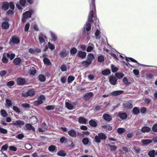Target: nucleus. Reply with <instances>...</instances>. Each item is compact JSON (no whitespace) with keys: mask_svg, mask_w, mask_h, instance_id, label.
Returning a JSON list of instances; mask_svg holds the SVG:
<instances>
[{"mask_svg":"<svg viewBox=\"0 0 157 157\" xmlns=\"http://www.w3.org/2000/svg\"><path fill=\"white\" fill-rule=\"evenodd\" d=\"M90 11L89 13L87 21L86 23V31L89 32L91 29V24L94 21H97V17L96 14V7L90 8Z\"/></svg>","mask_w":157,"mask_h":157,"instance_id":"1","label":"nucleus"},{"mask_svg":"<svg viewBox=\"0 0 157 157\" xmlns=\"http://www.w3.org/2000/svg\"><path fill=\"white\" fill-rule=\"evenodd\" d=\"M106 137L107 136L105 134L100 132L95 136L94 141L96 143H99L101 142V140H105Z\"/></svg>","mask_w":157,"mask_h":157,"instance_id":"2","label":"nucleus"},{"mask_svg":"<svg viewBox=\"0 0 157 157\" xmlns=\"http://www.w3.org/2000/svg\"><path fill=\"white\" fill-rule=\"evenodd\" d=\"M20 42V38L16 35H13L10 39L9 44L11 45L18 44Z\"/></svg>","mask_w":157,"mask_h":157,"instance_id":"3","label":"nucleus"},{"mask_svg":"<svg viewBox=\"0 0 157 157\" xmlns=\"http://www.w3.org/2000/svg\"><path fill=\"white\" fill-rule=\"evenodd\" d=\"M3 20L5 21L3 22L2 23L1 25L2 28L3 29H7L9 28L10 26L8 23V22L10 21V20L7 17L4 18Z\"/></svg>","mask_w":157,"mask_h":157,"instance_id":"4","label":"nucleus"},{"mask_svg":"<svg viewBox=\"0 0 157 157\" xmlns=\"http://www.w3.org/2000/svg\"><path fill=\"white\" fill-rule=\"evenodd\" d=\"M45 96L42 95L40 96L38 98L37 101H35L34 102V105L35 106H38L39 105L43 103V100H45Z\"/></svg>","mask_w":157,"mask_h":157,"instance_id":"5","label":"nucleus"},{"mask_svg":"<svg viewBox=\"0 0 157 157\" xmlns=\"http://www.w3.org/2000/svg\"><path fill=\"white\" fill-rule=\"evenodd\" d=\"M132 103L133 100H132L127 101L123 103V107L129 109H132L133 107Z\"/></svg>","mask_w":157,"mask_h":157,"instance_id":"6","label":"nucleus"},{"mask_svg":"<svg viewBox=\"0 0 157 157\" xmlns=\"http://www.w3.org/2000/svg\"><path fill=\"white\" fill-rule=\"evenodd\" d=\"M65 106L69 110H72L75 108L74 107L72 103H71V101L68 99H66L65 101Z\"/></svg>","mask_w":157,"mask_h":157,"instance_id":"7","label":"nucleus"},{"mask_svg":"<svg viewBox=\"0 0 157 157\" xmlns=\"http://www.w3.org/2000/svg\"><path fill=\"white\" fill-rule=\"evenodd\" d=\"M117 78L113 76H110L109 78V83L113 85H115L117 84Z\"/></svg>","mask_w":157,"mask_h":157,"instance_id":"8","label":"nucleus"},{"mask_svg":"<svg viewBox=\"0 0 157 157\" xmlns=\"http://www.w3.org/2000/svg\"><path fill=\"white\" fill-rule=\"evenodd\" d=\"M35 94V91L32 90H29L28 92L23 93L22 95L24 97L32 96Z\"/></svg>","mask_w":157,"mask_h":157,"instance_id":"9","label":"nucleus"},{"mask_svg":"<svg viewBox=\"0 0 157 157\" xmlns=\"http://www.w3.org/2000/svg\"><path fill=\"white\" fill-rule=\"evenodd\" d=\"M103 118L106 121L109 122L112 119V117L108 114L104 113L103 114Z\"/></svg>","mask_w":157,"mask_h":157,"instance_id":"10","label":"nucleus"},{"mask_svg":"<svg viewBox=\"0 0 157 157\" xmlns=\"http://www.w3.org/2000/svg\"><path fill=\"white\" fill-rule=\"evenodd\" d=\"M17 81V84L20 85H23L26 82L25 78L21 77L18 78Z\"/></svg>","mask_w":157,"mask_h":157,"instance_id":"11","label":"nucleus"},{"mask_svg":"<svg viewBox=\"0 0 157 157\" xmlns=\"http://www.w3.org/2000/svg\"><path fill=\"white\" fill-rule=\"evenodd\" d=\"M86 55V53L85 52H82L81 51H79L77 54V56L82 59L85 58Z\"/></svg>","mask_w":157,"mask_h":157,"instance_id":"12","label":"nucleus"},{"mask_svg":"<svg viewBox=\"0 0 157 157\" xmlns=\"http://www.w3.org/2000/svg\"><path fill=\"white\" fill-rule=\"evenodd\" d=\"M32 13V11H26L23 14V18L24 19H26L28 17H31Z\"/></svg>","mask_w":157,"mask_h":157,"instance_id":"13","label":"nucleus"},{"mask_svg":"<svg viewBox=\"0 0 157 157\" xmlns=\"http://www.w3.org/2000/svg\"><path fill=\"white\" fill-rule=\"evenodd\" d=\"M94 95V94L92 92L87 93L84 96L83 98L86 101H88Z\"/></svg>","mask_w":157,"mask_h":157,"instance_id":"14","label":"nucleus"},{"mask_svg":"<svg viewBox=\"0 0 157 157\" xmlns=\"http://www.w3.org/2000/svg\"><path fill=\"white\" fill-rule=\"evenodd\" d=\"M118 116L121 119L124 120L127 118V114L125 112H119L118 113Z\"/></svg>","mask_w":157,"mask_h":157,"instance_id":"15","label":"nucleus"},{"mask_svg":"<svg viewBox=\"0 0 157 157\" xmlns=\"http://www.w3.org/2000/svg\"><path fill=\"white\" fill-rule=\"evenodd\" d=\"M6 55L8 58L10 59L11 60H13L15 57V54L12 51H9L7 53Z\"/></svg>","mask_w":157,"mask_h":157,"instance_id":"16","label":"nucleus"},{"mask_svg":"<svg viewBox=\"0 0 157 157\" xmlns=\"http://www.w3.org/2000/svg\"><path fill=\"white\" fill-rule=\"evenodd\" d=\"M44 38L46 39L47 38V37L46 36H44L42 33H40L39 34V42L40 44H42L45 42V40Z\"/></svg>","mask_w":157,"mask_h":157,"instance_id":"17","label":"nucleus"},{"mask_svg":"<svg viewBox=\"0 0 157 157\" xmlns=\"http://www.w3.org/2000/svg\"><path fill=\"white\" fill-rule=\"evenodd\" d=\"M68 53V52H67L65 48L62 49L59 53V55L62 58L65 57Z\"/></svg>","mask_w":157,"mask_h":157,"instance_id":"18","label":"nucleus"},{"mask_svg":"<svg viewBox=\"0 0 157 157\" xmlns=\"http://www.w3.org/2000/svg\"><path fill=\"white\" fill-rule=\"evenodd\" d=\"M24 124L25 123L24 122L20 120H17L16 121H13V123H12V125L16 126L17 125H20V126L24 125Z\"/></svg>","mask_w":157,"mask_h":157,"instance_id":"19","label":"nucleus"},{"mask_svg":"<svg viewBox=\"0 0 157 157\" xmlns=\"http://www.w3.org/2000/svg\"><path fill=\"white\" fill-rule=\"evenodd\" d=\"M68 133L69 136L72 137H76L77 135L75 131L73 129H71L68 132Z\"/></svg>","mask_w":157,"mask_h":157,"instance_id":"20","label":"nucleus"},{"mask_svg":"<svg viewBox=\"0 0 157 157\" xmlns=\"http://www.w3.org/2000/svg\"><path fill=\"white\" fill-rule=\"evenodd\" d=\"M92 63L86 59L85 60L83 61L82 63V64L83 67H88L89 65H90Z\"/></svg>","mask_w":157,"mask_h":157,"instance_id":"21","label":"nucleus"},{"mask_svg":"<svg viewBox=\"0 0 157 157\" xmlns=\"http://www.w3.org/2000/svg\"><path fill=\"white\" fill-rule=\"evenodd\" d=\"M101 127L105 129L107 131H111L112 129V126L109 124L103 125Z\"/></svg>","mask_w":157,"mask_h":157,"instance_id":"22","label":"nucleus"},{"mask_svg":"<svg viewBox=\"0 0 157 157\" xmlns=\"http://www.w3.org/2000/svg\"><path fill=\"white\" fill-rule=\"evenodd\" d=\"M95 57L93 54L90 53L87 56V60L92 63V61L94 59Z\"/></svg>","mask_w":157,"mask_h":157,"instance_id":"23","label":"nucleus"},{"mask_svg":"<svg viewBox=\"0 0 157 157\" xmlns=\"http://www.w3.org/2000/svg\"><path fill=\"white\" fill-rule=\"evenodd\" d=\"M123 91L122 90L115 91L111 92L110 93V95L117 96L123 93Z\"/></svg>","mask_w":157,"mask_h":157,"instance_id":"24","label":"nucleus"},{"mask_svg":"<svg viewBox=\"0 0 157 157\" xmlns=\"http://www.w3.org/2000/svg\"><path fill=\"white\" fill-rule=\"evenodd\" d=\"M9 5L7 2H5L3 3L2 6V8L5 11L7 10L9 8Z\"/></svg>","mask_w":157,"mask_h":157,"instance_id":"25","label":"nucleus"},{"mask_svg":"<svg viewBox=\"0 0 157 157\" xmlns=\"http://www.w3.org/2000/svg\"><path fill=\"white\" fill-rule=\"evenodd\" d=\"M78 121L80 123L86 124L87 122V120L82 117H80L78 118Z\"/></svg>","mask_w":157,"mask_h":157,"instance_id":"26","label":"nucleus"},{"mask_svg":"<svg viewBox=\"0 0 157 157\" xmlns=\"http://www.w3.org/2000/svg\"><path fill=\"white\" fill-rule=\"evenodd\" d=\"M151 130V128L147 126H144L141 129V131L143 133L148 132Z\"/></svg>","mask_w":157,"mask_h":157,"instance_id":"27","label":"nucleus"},{"mask_svg":"<svg viewBox=\"0 0 157 157\" xmlns=\"http://www.w3.org/2000/svg\"><path fill=\"white\" fill-rule=\"evenodd\" d=\"M25 126L27 130H32L33 131L35 130V128L30 124L29 123L26 124L25 125Z\"/></svg>","mask_w":157,"mask_h":157,"instance_id":"28","label":"nucleus"},{"mask_svg":"<svg viewBox=\"0 0 157 157\" xmlns=\"http://www.w3.org/2000/svg\"><path fill=\"white\" fill-rule=\"evenodd\" d=\"M21 59L20 58H16L14 59L13 63L15 65H18L21 63Z\"/></svg>","mask_w":157,"mask_h":157,"instance_id":"29","label":"nucleus"},{"mask_svg":"<svg viewBox=\"0 0 157 157\" xmlns=\"http://www.w3.org/2000/svg\"><path fill=\"white\" fill-rule=\"evenodd\" d=\"M6 53H4L3 54L2 57V62L4 63H7L8 61L9 60L8 59L6 58Z\"/></svg>","mask_w":157,"mask_h":157,"instance_id":"30","label":"nucleus"},{"mask_svg":"<svg viewBox=\"0 0 157 157\" xmlns=\"http://www.w3.org/2000/svg\"><path fill=\"white\" fill-rule=\"evenodd\" d=\"M66 153L63 150L59 151L57 153V155L59 156L64 157L66 155Z\"/></svg>","mask_w":157,"mask_h":157,"instance_id":"31","label":"nucleus"},{"mask_svg":"<svg viewBox=\"0 0 157 157\" xmlns=\"http://www.w3.org/2000/svg\"><path fill=\"white\" fill-rule=\"evenodd\" d=\"M89 124L90 126L94 127H95L97 125V122L93 120H90L89 121Z\"/></svg>","mask_w":157,"mask_h":157,"instance_id":"32","label":"nucleus"},{"mask_svg":"<svg viewBox=\"0 0 157 157\" xmlns=\"http://www.w3.org/2000/svg\"><path fill=\"white\" fill-rule=\"evenodd\" d=\"M56 149V146L54 145H51L48 147L49 151L52 152H56V151H55Z\"/></svg>","mask_w":157,"mask_h":157,"instance_id":"33","label":"nucleus"},{"mask_svg":"<svg viewBox=\"0 0 157 157\" xmlns=\"http://www.w3.org/2000/svg\"><path fill=\"white\" fill-rule=\"evenodd\" d=\"M132 112L134 114L137 115L140 113V111L138 108L135 107L133 108Z\"/></svg>","mask_w":157,"mask_h":157,"instance_id":"34","label":"nucleus"},{"mask_svg":"<svg viewBox=\"0 0 157 157\" xmlns=\"http://www.w3.org/2000/svg\"><path fill=\"white\" fill-rule=\"evenodd\" d=\"M110 73V71L109 69L104 70L101 72L102 74L104 75H109Z\"/></svg>","mask_w":157,"mask_h":157,"instance_id":"35","label":"nucleus"},{"mask_svg":"<svg viewBox=\"0 0 157 157\" xmlns=\"http://www.w3.org/2000/svg\"><path fill=\"white\" fill-rule=\"evenodd\" d=\"M115 76L117 78H118L120 79L121 78H122L124 76V75L123 73L121 72H117L115 74Z\"/></svg>","mask_w":157,"mask_h":157,"instance_id":"36","label":"nucleus"},{"mask_svg":"<svg viewBox=\"0 0 157 157\" xmlns=\"http://www.w3.org/2000/svg\"><path fill=\"white\" fill-rule=\"evenodd\" d=\"M43 62L44 64L47 65H50L51 64L50 60L47 58H44V59Z\"/></svg>","mask_w":157,"mask_h":157,"instance_id":"37","label":"nucleus"},{"mask_svg":"<svg viewBox=\"0 0 157 157\" xmlns=\"http://www.w3.org/2000/svg\"><path fill=\"white\" fill-rule=\"evenodd\" d=\"M142 142L143 144L147 145L151 143L152 142V140L149 139L142 140Z\"/></svg>","mask_w":157,"mask_h":157,"instance_id":"38","label":"nucleus"},{"mask_svg":"<svg viewBox=\"0 0 157 157\" xmlns=\"http://www.w3.org/2000/svg\"><path fill=\"white\" fill-rule=\"evenodd\" d=\"M150 157H155V151L154 150L149 151L148 154Z\"/></svg>","mask_w":157,"mask_h":157,"instance_id":"39","label":"nucleus"},{"mask_svg":"<svg viewBox=\"0 0 157 157\" xmlns=\"http://www.w3.org/2000/svg\"><path fill=\"white\" fill-rule=\"evenodd\" d=\"M38 79L40 82H44L45 81V76L42 75H40L38 76Z\"/></svg>","mask_w":157,"mask_h":157,"instance_id":"40","label":"nucleus"},{"mask_svg":"<svg viewBox=\"0 0 157 157\" xmlns=\"http://www.w3.org/2000/svg\"><path fill=\"white\" fill-rule=\"evenodd\" d=\"M0 113L2 116L3 117H6L8 116V114L6 112L4 109L1 110Z\"/></svg>","mask_w":157,"mask_h":157,"instance_id":"41","label":"nucleus"},{"mask_svg":"<svg viewBox=\"0 0 157 157\" xmlns=\"http://www.w3.org/2000/svg\"><path fill=\"white\" fill-rule=\"evenodd\" d=\"M110 147V150L111 151H115L117 150V147L115 145H112L110 144L107 145Z\"/></svg>","mask_w":157,"mask_h":157,"instance_id":"42","label":"nucleus"},{"mask_svg":"<svg viewBox=\"0 0 157 157\" xmlns=\"http://www.w3.org/2000/svg\"><path fill=\"white\" fill-rule=\"evenodd\" d=\"M6 106L7 107H9L12 105V103L10 100L6 98Z\"/></svg>","mask_w":157,"mask_h":157,"instance_id":"43","label":"nucleus"},{"mask_svg":"<svg viewBox=\"0 0 157 157\" xmlns=\"http://www.w3.org/2000/svg\"><path fill=\"white\" fill-rule=\"evenodd\" d=\"M75 78L74 77L70 75L67 78V82L68 83H70L71 82L75 79Z\"/></svg>","mask_w":157,"mask_h":157,"instance_id":"44","label":"nucleus"},{"mask_svg":"<svg viewBox=\"0 0 157 157\" xmlns=\"http://www.w3.org/2000/svg\"><path fill=\"white\" fill-rule=\"evenodd\" d=\"M111 71L113 72H115L118 70V68L115 66L113 64L111 65Z\"/></svg>","mask_w":157,"mask_h":157,"instance_id":"45","label":"nucleus"},{"mask_svg":"<svg viewBox=\"0 0 157 157\" xmlns=\"http://www.w3.org/2000/svg\"><path fill=\"white\" fill-rule=\"evenodd\" d=\"M123 82L124 83L126 86L128 85L131 84L130 82H128L127 78L125 77L123 78Z\"/></svg>","mask_w":157,"mask_h":157,"instance_id":"46","label":"nucleus"},{"mask_svg":"<svg viewBox=\"0 0 157 157\" xmlns=\"http://www.w3.org/2000/svg\"><path fill=\"white\" fill-rule=\"evenodd\" d=\"M7 132V130L6 129L1 127V125H0V134L2 133L3 134H6Z\"/></svg>","mask_w":157,"mask_h":157,"instance_id":"47","label":"nucleus"},{"mask_svg":"<svg viewBox=\"0 0 157 157\" xmlns=\"http://www.w3.org/2000/svg\"><path fill=\"white\" fill-rule=\"evenodd\" d=\"M101 34V32L98 29H97L95 33V36L96 38V39H99L100 37L99 36Z\"/></svg>","mask_w":157,"mask_h":157,"instance_id":"48","label":"nucleus"},{"mask_svg":"<svg viewBox=\"0 0 157 157\" xmlns=\"http://www.w3.org/2000/svg\"><path fill=\"white\" fill-rule=\"evenodd\" d=\"M89 141V139L87 137L83 138L82 140V142L83 144L85 145L87 144H88Z\"/></svg>","mask_w":157,"mask_h":157,"instance_id":"49","label":"nucleus"},{"mask_svg":"<svg viewBox=\"0 0 157 157\" xmlns=\"http://www.w3.org/2000/svg\"><path fill=\"white\" fill-rule=\"evenodd\" d=\"M55 108V106L53 105H48V106H47L45 107V109H46L48 110H52L54 109Z\"/></svg>","mask_w":157,"mask_h":157,"instance_id":"50","label":"nucleus"},{"mask_svg":"<svg viewBox=\"0 0 157 157\" xmlns=\"http://www.w3.org/2000/svg\"><path fill=\"white\" fill-rule=\"evenodd\" d=\"M48 47L49 49L51 50H54L55 48V47L54 45H53L52 43L50 42L48 43Z\"/></svg>","mask_w":157,"mask_h":157,"instance_id":"51","label":"nucleus"},{"mask_svg":"<svg viewBox=\"0 0 157 157\" xmlns=\"http://www.w3.org/2000/svg\"><path fill=\"white\" fill-rule=\"evenodd\" d=\"M91 45L92 46H88L86 49V51L87 52H91L94 48V45L93 44H92Z\"/></svg>","mask_w":157,"mask_h":157,"instance_id":"52","label":"nucleus"},{"mask_svg":"<svg viewBox=\"0 0 157 157\" xmlns=\"http://www.w3.org/2000/svg\"><path fill=\"white\" fill-rule=\"evenodd\" d=\"M125 131V129L124 128H119L117 129V132L119 134H121Z\"/></svg>","mask_w":157,"mask_h":157,"instance_id":"53","label":"nucleus"},{"mask_svg":"<svg viewBox=\"0 0 157 157\" xmlns=\"http://www.w3.org/2000/svg\"><path fill=\"white\" fill-rule=\"evenodd\" d=\"M95 0H91L90 2V8H93L95 9Z\"/></svg>","mask_w":157,"mask_h":157,"instance_id":"54","label":"nucleus"},{"mask_svg":"<svg viewBox=\"0 0 157 157\" xmlns=\"http://www.w3.org/2000/svg\"><path fill=\"white\" fill-rule=\"evenodd\" d=\"M77 52V50L75 48H73L70 50V53L72 54H75Z\"/></svg>","mask_w":157,"mask_h":157,"instance_id":"55","label":"nucleus"},{"mask_svg":"<svg viewBox=\"0 0 157 157\" xmlns=\"http://www.w3.org/2000/svg\"><path fill=\"white\" fill-rule=\"evenodd\" d=\"M104 60V58L103 56L100 55L99 56L98 58V61L99 62H102Z\"/></svg>","mask_w":157,"mask_h":157,"instance_id":"56","label":"nucleus"},{"mask_svg":"<svg viewBox=\"0 0 157 157\" xmlns=\"http://www.w3.org/2000/svg\"><path fill=\"white\" fill-rule=\"evenodd\" d=\"M128 59H129L131 61V62H134V63H138V62H137V61L136 60L132 58H130V57H128V58H126V60L127 61H129V60H128Z\"/></svg>","mask_w":157,"mask_h":157,"instance_id":"57","label":"nucleus"},{"mask_svg":"<svg viewBox=\"0 0 157 157\" xmlns=\"http://www.w3.org/2000/svg\"><path fill=\"white\" fill-rule=\"evenodd\" d=\"M36 73V68L33 67L32 69L30 70V74L32 75H34Z\"/></svg>","mask_w":157,"mask_h":157,"instance_id":"58","label":"nucleus"},{"mask_svg":"<svg viewBox=\"0 0 157 157\" xmlns=\"http://www.w3.org/2000/svg\"><path fill=\"white\" fill-rule=\"evenodd\" d=\"M13 109L15 112L18 113L21 112L20 109L16 106H13Z\"/></svg>","mask_w":157,"mask_h":157,"instance_id":"59","label":"nucleus"},{"mask_svg":"<svg viewBox=\"0 0 157 157\" xmlns=\"http://www.w3.org/2000/svg\"><path fill=\"white\" fill-rule=\"evenodd\" d=\"M60 69L62 71H67V67L66 65L64 64H63L61 66Z\"/></svg>","mask_w":157,"mask_h":157,"instance_id":"60","label":"nucleus"},{"mask_svg":"<svg viewBox=\"0 0 157 157\" xmlns=\"http://www.w3.org/2000/svg\"><path fill=\"white\" fill-rule=\"evenodd\" d=\"M60 80L62 83H64L66 82L67 78L65 76H63L61 78Z\"/></svg>","mask_w":157,"mask_h":157,"instance_id":"61","label":"nucleus"},{"mask_svg":"<svg viewBox=\"0 0 157 157\" xmlns=\"http://www.w3.org/2000/svg\"><path fill=\"white\" fill-rule=\"evenodd\" d=\"M24 137V135L22 134H18L16 136V138H18L19 139L21 140Z\"/></svg>","mask_w":157,"mask_h":157,"instance_id":"62","label":"nucleus"},{"mask_svg":"<svg viewBox=\"0 0 157 157\" xmlns=\"http://www.w3.org/2000/svg\"><path fill=\"white\" fill-rule=\"evenodd\" d=\"M26 3V0H20L19 3L22 6H25Z\"/></svg>","mask_w":157,"mask_h":157,"instance_id":"63","label":"nucleus"},{"mask_svg":"<svg viewBox=\"0 0 157 157\" xmlns=\"http://www.w3.org/2000/svg\"><path fill=\"white\" fill-rule=\"evenodd\" d=\"M152 130L154 132H157V124H155L153 126Z\"/></svg>","mask_w":157,"mask_h":157,"instance_id":"64","label":"nucleus"}]
</instances>
